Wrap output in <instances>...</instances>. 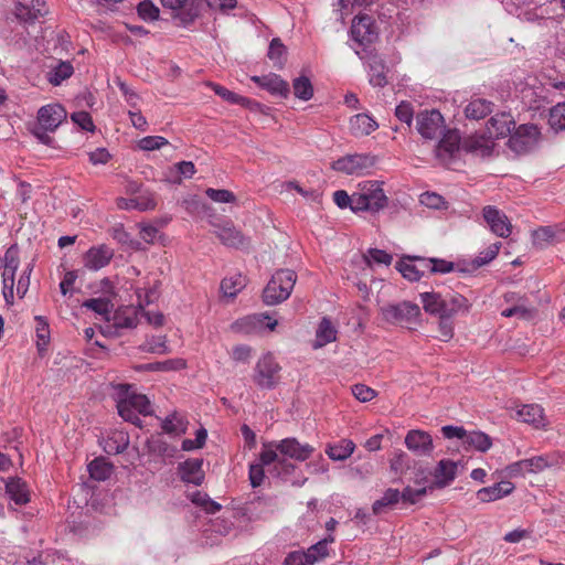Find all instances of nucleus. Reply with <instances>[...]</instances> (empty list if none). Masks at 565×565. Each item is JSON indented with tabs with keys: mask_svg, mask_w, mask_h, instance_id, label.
I'll return each mask as SVG.
<instances>
[{
	"mask_svg": "<svg viewBox=\"0 0 565 565\" xmlns=\"http://www.w3.org/2000/svg\"><path fill=\"white\" fill-rule=\"evenodd\" d=\"M416 129L424 139H436L446 131L445 119L437 109L419 111L416 116Z\"/></svg>",
	"mask_w": 565,
	"mask_h": 565,
	"instance_id": "423d86ee",
	"label": "nucleus"
},
{
	"mask_svg": "<svg viewBox=\"0 0 565 565\" xmlns=\"http://www.w3.org/2000/svg\"><path fill=\"white\" fill-rule=\"evenodd\" d=\"M203 459L190 458L178 465L180 479L185 483L201 486L204 481Z\"/></svg>",
	"mask_w": 565,
	"mask_h": 565,
	"instance_id": "6ab92c4d",
	"label": "nucleus"
},
{
	"mask_svg": "<svg viewBox=\"0 0 565 565\" xmlns=\"http://www.w3.org/2000/svg\"><path fill=\"white\" fill-rule=\"evenodd\" d=\"M169 141L161 136H147L139 140L138 146L141 150L152 151L160 149L161 147L168 145Z\"/></svg>",
	"mask_w": 565,
	"mask_h": 565,
	"instance_id": "bf43d9fd",
	"label": "nucleus"
},
{
	"mask_svg": "<svg viewBox=\"0 0 565 565\" xmlns=\"http://www.w3.org/2000/svg\"><path fill=\"white\" fill-rule=\"evenodd\" d=\"M423 308L426 312L438 317H454L459 312H468L469 300L456 291H426L420 294Z\"/></svg>",
	"mask_w": 565,
	"mask_h": 565,
	"instance_id": "f257e3e1",
	"label": "nucleus"
},
{
	"mask_svg": "<svg viewBox=\"0 0 565 565\" xmlns=\"http://www.w3.org/2000/svg\"><path fill=\"white\" fill-rule=\"evenodd\" d=\"M278 450H276V447L268 445H264V449L259 454V465L269 466L270 463L276 462L277 466H279L282 470H289L294 469V466L291 463H288L285 459H280L278 457Z\"/></svg>",
	"mask_w": 565,
	"mask_h": 565,
	"instance_id": "f704fd0d",
	"label": "nucleus"
},
{
	"mask_svg": "<svg viewBox=\"0 0 565 565\" xmlns=\"http://www.w3.org/2000/svg\"><path fill=\"white\" fill-rule=\"evenodd\" d=\"M419 202L429 209L439 210L446 207L445 199L435 192L423 193L419 198Z\"/></svg>",
	"mask_w": 565,
	"mask_h": 565,
	"instance_id": "680f3d73",
	"label": "nucleus"
},
{
	"mask_svg": "<svg viewBox=\"0 0 565 565\" xmlns=\"http://www.w3.org/2000/svg\"><path fill=\"white\" fill-rule=\"evenodd\" d=\"M533 243L540 248L555 244L557 243L556 232L551 226H542L533 232Z\"/></svg>",
	"mask_w": 565,
	"mask_h": 565,
	"instance_id": "3c124183",
	"label": "nucleus"
},
{
	"mask_svg": "<svg viewBox=\"0 0 565 565\" xmlns=\"http://www.w3.org/2000/svg\"><path fill=\"white\" fill-rule=\"evenodd\" d=\"M19 248L17 245H12L4 253V269L2 273L3 284H14V276L19 267Z\"/></svg>",
	"mask_w": 565,
	"mask_h": 565,
	"instance_id": "c85d7f7f",
	"label": "nucleus"
},
{
	"mask_svg": "<svg viewBox=\"0 0 565 565\" xmlns=\"http://www.w3.org/2000/svg\"><path fill=\"white\" fill-rule=\"evenodd\" d=\"M367 264L371 262H374L376 264H384L386 266L391 265L393 257L391 254L386 253L385 250L377 249V248H370L367 250V254L364 256Z\"/></svg>",
	"mask_w": 565,
	"mask_h": 565,
	"instance_id": "69168bd1",
	"label": "nucleus"
},
{
	"mask_svg": "<svg viewBox=\"0 0 565 565\" xmlns=\"http://www.w3.org/2000/svg\"><path fill=\"white\" fill-rule=\"evenodd\" d=\"M296 281V271L287 268L276 270L263 290V301L267 306L284 302L290 297Z\"/></svg>",
	"mask_w": 565,
	"mask_h": 565,
	"instance_id": "f03ea898",
	"label": "nucleus"
},
{
	"mask_svg": "<svg viewBox=\"0 0 565 565\" xmlns=\"http://www.w3.org/2000/svg\"><path fill=\"white\" fill-rule=\"evenodd\" d=\"M548 125L555 131H565V102L550 109Z\"/></svg>",
	"mask_w": 565,
	"mask_h": 565,
	"instance_id": "de8ad7c7",
	"label": "nucleus"
},
{
	"mask_svg": "<svg viewBox=\"0 0 565 565\" xmlns=\"http://www.w3.org/2000/svg\"><path fill=\"white\" fill-rule=\"evenodd\" d=\"M515 128V121L511 114L499 113L492 116L487 122V135L494 140L511 136Z\"/></svg>",
	"mask_w": 565,
	"mask_h": 565,
	"instance_id": "dca6fc26",
	"label": "nucleus"
},
{
	"mask_svg": "<svg viewBox=\"0 0 565 565\" xmlns=\"http://www.w3.org/2000/svg\"><path fill=\"white\" fill-rule=\"evenodd\" d=\"M36 337L38 349L40 352L44 351L50 341V329L47 322L42 317H36Z\"/></svg>",
	"mask_w": 565,
	"mask_h": 565,
	"instance_id": "4d7b16f0",
	"label": "nucleus"
},
{
	"mask_svg": "<svg viewBox=\"0 0 565 565\" xmlns=\"http://www.w3.org/2000/svg\"><path fill=\"white\" fill-rule=\"evenodd\" d=\"M395 116L397 119L407 125L409 128L413 122L414 109L411 103L402 102L395 108Z\"/></svg>",
	"mask_w": 565,
	"mask_h": 565,
	"instance_id": "e2e57ef3",
	"label": "nucleus"
},
{
	"mask_svg": "<svg viewBox=\"0 0 565 565\" xmlns=\"http://www.w3.org/2000/svg\"><path fill=\"white\" fill-rule=\"evenodd\" d=\"M287 49L280 41V39L275 38L270 41L268 49V57L274 62V65L278 68H282L285 63Z\"/></svg>",
	"mask_w": 565,
	"mask_h": 565,
	"instance_id": "8fccbe9b",
	"label": "nucleus"
},
{
	"mask_svg": "<svg viewBox=\"0 0 565 565\" xmlns=\"http://www.w3.org/2000/svg\"><path fill=\"white\" fill-rule=\"evenodd\" d=\"M146 448L149 455L160 457L162 460L173 458L177 454V448L169 445L161 435H152L146 441Z\"/></svg>",
	"mask_w": 565,
	"mask_h": 565,
	"instance_id": "cd10ccee",
	"label": "nucleus"
},
{
	"mask_svg": "<svg viewBox=\"0 0 565 565\" xmlns=\"http://www.w3.org/2000/svg\"><path fill=\"white\" fill-rule=\"evenodd\" d=\"M282 456L298 461H305L311 457L315 448L309 444H300L298 439L290 437L280 441L270 443Z\"/></svg>",
	"mask_w": 565,
	"mask_h": 565,
	"instance_id": "ddd939ff",
	"label": "nucleus"
},
{
	"mask_svg": "<svg viewBox=\"0 0 565 565\" xmlns=\"http://www.w3.org/2000/svg\"><path fill=\"white\" fill-rule=\"evenodd\" d=\"M405 445L408 450L417 456H430L434 450L431 436L424 430H409L405 437Z\"/></svg>",
	"mask_w": 565,
	"mask_h": 565,
	"instance_id": "a211bd4d",
	"label": "nucleus"
},
{
	"mask_svg": "<svg viewBox=\"0 0 565 565\" xmlns=\"http://www.w3.org/2000/svg\"><path fill=\"white\" fill-rule=\"evenodd\" d=\"M71 119L73 120L74 124L79 126L83 130H86V131L95 130V125L93 122L92 116L87 111L82 110V111L73 113L71 116Z\"/></svg>",
	"mask_w": 565,
	"mask_h": 565,
	"instance_id": "338daca9",
	"label": "nucleus"
},
{
	"mask_svg": "<svg viewBox=\"0 0 565 565\" xmlns=\"http://www.w3.org/2000/svg\"><path fill=\"white\" fill-rule=\"evenodd\" d=\"M138 324V318L135 310L129 309L122 313L117 312L114 316V327L116 329H132Z\"/></svg>",
	"mask_w": 565,
	"mask_h": 565,
	"instance_id": "603ef678",
	"label": "nucleus"
},
{
	"mask_svg": "<svg viewBox=\"0 0 565 565\" xmlns=\"http://www.w3.org/2000/svg\"><path fill=\"white\" fill-rule=\"evenodd\" d=\"M215 234L220 241L228 247L247 249L250 245L249 237L245 236L231 223H225L222 226H217Z\"/></svg>",
	"mask_w": 565,
	"mask_h": 565,
	"instance_id": "f3484780",
	"label": "nucleus"
},
{
	"mask_svg": "<svg viewBox=\"0 0 565 565\" xmlns=\"http://www.w3.org/2000/svg\"><path fill=\"white\" fill-rule=\"evenodd\" d=\"M351 391L354 397L363 403L370 402L376 396V392L364 384H355Z\"/></svg>",
	"mask_w": 565,
	"mask_h": 565,
	"instance_id": "774afa93",
	"label": "nucleus"
},
{
	"mask_svg": "<svg viewBox=\"0 0 565 565\" xmlns=\"http://www.w3.org/2000/svg\"><path fill=\"white\" fill-rule=\"evenodd\" d=\"M66 110L60 104L42 106L38 111V124L43 130L53 132L65 119Z\"/></svg>",
	"mask_w": 565,
	"mask_h": 565,
	"instance_id": "2eb2a0df",
	"label": "nucleus"
},
{
	"mask_svg": "<svg viewBox=\"0 0 565 565\" xmlns=\"http://www.w3.org/2000/svg\"><path fill=\"white\" fill-rule=\"evenodd\" d=\"M493 104L487 99L478 98L471 100L465 108V114L469 119H482L492 113Z\"/></svg>",
	"mask_w": 565,
	"mask_h": 565,
	"instance_id": "2f4dec72",
	"label": "nucleus"
},
{
	"mask_svg": "<svg viewBox=\"0 0 565 565\" xmlns=\"http://www.w3.org/2000/svg\"><path fill=\"white\" fill-rule=\"evenodd\" d=\"M113 237L120 244L126 245L132 249H140L141 244L139 241L134 239L130 234L124 228L121 224L113 228Z\"/></svg>",
	"mask_w": 565,
	"mask_h": 565,
	"instance_id": "5fc2aeb1",
	"label": "nucleus"
},
{
	"mask_svg": "<svg viewBox=\"0 0 565 565\" xmlns=\"http://www.w3.org/2000/svg\"><path fill=\"white\" fill-rule=\"evenodd\" d=\"M302 555H305L307 564L309 565H315L316 563L322 561L329 555L327 541H319L318 543L311 545L306 552H302Z\"/></svg>",
	"mask_w": 565,
	"mask_h": 565,
	"instance_id": "09e8293b",
	"label": "nucleus"
},
{
	"mask_svg": "<svg viewBox=\"0 0 565 565\" xmlns=\"http://www.w3.org/2000/svg\"><path fill=\"white\" fill-rule=\"evenodd\" d=\"M383 319L390 323L415 324L419 321L420 309L416 303L403 301L396 305H387L382 309Z\"/></svg>",
	"mask_w": 565,
	"mask_h": 565,
	"instance_id": "39448f33",
	"label": "nucleus"
},
{
	"mask_svg": "<svg viewBox=\"0 0 565 565\" xmlns=\"http://www.w3.org/2000/svg\"><path fill=\"white\" fill-rule=\"evenodd\" d=\"M414 257H407L397 263L396 269L409 281H418L424 275L425 269L417 266Z\"/></svg>",
	"mask_w": 565,
	"mask_h": 565,
	"instance_id": "72a5a7b5",
	"label": "nucleus"
},
{
	"mask_svg": "<svg viewBox=\"0 0 565 565\" xmlns=\"http://www.w3.org/2000/svg\"><path fill=\"white\" fill-rule=\"evenodd\" d=\"M6 482V492L17 504L29 502V493L25 482L20 478H9Z\"/></svg>",
	"mask_w": 565,
	"mask_h": 565,
	"instance_id": "c756f323",
	"label": "nucleus"
},
{
	"mask_svg": "<svg viewBox=\"0 0 565 565\" xmlns=\"http://www.w3.org/2000/svg\"><path fill=\"white\" fill-rule=\"evenodd\" d=\"M482 216L490 231L500 237H508L512 232V224L508 216L493 205H487L482 209Z\"/></svg>",
	"mask_w": 565,
	"mask_h": 565,
	"instance_id": "4468645a",
	"label": "nucleus"
},
{
	"mask_svg": "<svg viewBox=\"0 0 565 565\" xmlns=\"http://www.w3.org/2000/svg\"><path fill=\"white\" fill-rule=\"evenodd\" d=\"M379 181H366L361 185L360 192H354L353 212L370 211L373 213L383 210L388 204V199Z\"/></svg>",
	"mask_w": 565,
	"mask_h": 565,
	"instance_id": "7ed1b4c3",
	"label": "nucleus"
},
{
	"mask_svg": "<svg viewBox=\"0 0 565 565\" xmlns=\"http://www.w3.org/2000/svg\"><path fill=\"white\" fill-rule=\"evenodd\" d=\"M163 8L177 11L173 15L183 26H188L200 15L201 0H160Z\"/></svg>",
	"mask_w": 565,
	"mask_h": 565,
	"instance_id": "9d476101",
	"label": "nucleus"
},
{
	"mask_svg": "<svg viewBox=\"0 0 565 565\" xmlns=\"http://www.w3.org/2000/svg\"><path fill=\"white\" fill-rule=\"evenodd\" d=\"M188 422L177 412L170 414L162 422V429L167 434L181 435L186 430Z\"/></svg>",
	"mask_w": 565,
	"mask_h": 565,
	"instance_id": "58836bf2",
	"label": "nucleus"
},
{
	"mask_svg": "<svg viewBox=\"0 0 565 565\" xmlns=\"http://www.w3.org/2000/svg\"><path fill=\"white\" fill-rule=\"evenodd\" d=\"M535 309L529 307L527 299H523L522 303H516L510 308L504 309L501 315L505 318L518 317L523 320H530L533 318Z\"/></svg>",
	"mask_w": 565,
	"mask_h": 565,
	"instance_id": "a18cd8bd",
	"label": "nucleus"
},
{
	"mask_svg": "<svg viewBox=\"0 0 565 565\" xmlns=\"http://www.w3.org/2000/svg\"><path fill=\"white\" fill-rule=\"evenodd\" d=\"M401 500V492L397 489H387L384 492V495L376 500L373 505L372 510L374 514H381L384 512L385 508L392 507L396 504Z\"/></svg>",
	"mask_w": 565,
	"mask_h": 565,
	"instance_id": "79ce46f5",
	"label": "nucleus"
},
{
	"mask_svg": "<svg viewBox=\"0 0 565 565\" xmlns=\"http://www.w3.org/2000/svg\"><path fill=\"white\" fill-rule=\"evenodd\" d=\"M250 79L271 95L279 96L281 98H287L289 96V84L275 73H269L263 76L255 75L252 76Z\"/></svg>",
	"mask_w": 565,
	"mask_h": 565,
	"instance_id": "aec40b11",
	"label": "nucleus"
},
{
	"mask_svg": "<svg viewBox=\"0 0 565 565\" xmlns=\"http://www.w3.org/2000/svg\"><path fill=\"white\" fill-rule=\"evenodd\" d=\"M46 13V3L42 0H33L31 6L19 2L14 8V14L17 19L25 23H34Z\"/></svg>",
	"mask_w": 565,
	"mask_h": 565,
	"instance_id": "4be33fe9",
	"label": "nucleus"
},
{
	"mask_svg": "<svg viewBox=\"0 0 565 565\" xmlns=\"http://www.w3.org/2000/svg\"><path fill=\"white\" fill-rule=\"evenodd\" d=\"M514 484L510 481H501L491 487H486L477 492V497L481 502H492L499 500L513 492Z\"/></svg>",
	"mask_w": 565,
	"mask_h": 565,
	"instance_id": "a878e982",
	"label": "nucleus"
},
{
	"mask_svg": "<svg viewBox=\"0 0 565 565\" xmlns=\"http://www.w3.org/2000/svg\"><path fill=\"white\" fill-rule=\"evenodd\" d=\"M379 128L375 119L365 113L354 115L350 118V131L355 137L367 136Z\"/></svg>",
	"mask_w": 565,
	"mask_h": 565,
	"instance_id": "bb28decb",
	"label": "nucleus"
},
{
	"mask_svg": "<svg viewBox=\"0 0 565 565\" xmlns=\"http://www.w3.org/2000/svg\"><path fill=\"white\" fill-rule=\"evenodd\" d=\"M515 416L519 420L533 425L536 428L544 427L546 425L544 411L537 404L523 405L516 411Z\"/></svg>",
	"mask_w": 565,
	"mask_h": 565,
	"instance_id": "393cba45",
	"label": "nucleus"
},
{
	"mask_svg": "<svg viewBox=\"0 0 565 565\" xmlns=\"http://www.w3.org/2000/svg\"><path fill=\"white\" fill-rule=\"evenodd\" d=\"M157 205L154 196L152 193L146 192L141 193L136 198L131 199V207L139 211H148L153 210Z\"/></svg>",
	"mask_w": 565,
	"mask_h": 565,
	"instance_id": "13d9d810",
	"label": "nucleus"
},
{
	"mask_svg": "<svg viewBox=\"0 0 565 565\" xmlns=\"http://www.w3.org/2000/svg\"><path fill=\"white\" fill-rule=\"evenodd\" d=\"M138 14L143 20L153 21L159 18V9L150 0H143L138 4Z\"/></svg>",
	"mask_w": 565,
	"mask_h": 565,
	"instance_id": "0e129e2a",
	"label": "nucleus"
},
{
	"mask_svg": "<svg viewBox=\"0 0 565 565\" xmlns=\"http://www.w3.org/2000/svg\"><path fill=\"white\" fill-rule=\"evenodd\" d=\"M205 194L214 202L218 203H233L236 198L233 192L225 189H212L209 188L205 191Z\"/></svg>",
	"mask_w": 565,
	"mask_h": 565,
	"instance_id": "052dcab7",
	"label": "nucleus"
},
{
	"mask_svg": "<svg viewBox=\"0 0 565 565\" xmlns=\"http://www.w3.org/2000/svg\"><path fill=\"white\" fill-rule=\"evenodd\" d=\"M87 468L89 476L97 481L107 480L113 472L111 463L107 462L104 458L94 459Z\"/></svg>",
	"mask_w": 565,
	"mask_h": 565,
	"instance_id": "e433bc0d",
	"label": "nucleus"
},
{
	"mask_svg": "<svg viewBox=\"0 0 565 565\" xmlns=\"http://www.w3.org/2000/svg\"><path fill=\"white\" fill-rule=\"evenodd\" d=\"M493 140L484 134H475L463 138L461 148L466 152L479 154L481 157H488L491 154L493 149Z\"/></svg>",
	"mask_w": 565,
	"mask_h": 565,
	"instance_id": "412c9836",
	"label": "nucleus"
},
{
	"mask_svg": "<svg viewBox=\"0 0 565 565\" xmlns=\"http://www.w3.org/2000/svg\"><path fill=\"white\" fill-rule=\"evenodd\" d=\"M335 328L332 326L331 321L328 318H322L316 331V342L313 348H322L326 344L335 341Z\"/></svg>",
	"mask_w": 565,
	"mask_h": 565,
	"instance_id": "473e14b6",
	"label": "nucleus"
},
{
	"mask_svg": "<svg viewBox=\"0 0 565 565\" xmlns=\"http://www.w3.org/2000/svg\"><path fill=\"white\" fill-rule=\"evenodd\" d=\"M457 462L451 460L443 459L438 462L434 471L435 482L433 488H445L447 487L457 476Z\"/></svg>",
	"mask_w": 565,
	"mask_h": 565,
	"instance_id": "b1692460",
	"label": "nucleus"
},
{
	"mask_svg": "<svg viewBox=\"0 0 565 565\" xmlns=\"http://www.w3.org/2000/svg\"><path fill=\"white\" fill-rule=\"evenodd\" d=\"M361 60H365L370 71V84L374 87H384L387 84L386 66L384 61L372 50L363 49V54L355 51Z\"/></svg>",
	"mask_w": 565,
	"mask_h": 565,
	"instance_id": "9b49d317",
	"label": "nucleus"
},
{
	"mask_svg": "<svg viewBox=\"0 0 565 565\" xmlns=\"http://www.w3.org/2000/svg\"><path fill=\"white\" fill-rule=\"evenodd\" d=\"M443 137L436 146V157L445 164H448L461 148V137L457 129H448L441 134Z\"/></svg>",
	"mask_w": 565,
	"mask_h": 565,
	"instance_id": "f8f14e48",
	"label": "nucleus"
},
{
	"mask_svg": "<svg viewBox=\"0 0 565 565\" xmlns=\"http://www.w3.org/2000/svg\"><path fill=\"white\" fill-rule=\"evenodd\" d=\"M350 34L353 41L366 49L377 39L375 22L367 14L358 15L352 20Z\"/></svg>",
	"mask_w": 565,
	"mask_h": 565,
	"instance_id": "1a4fd4ad",
	"label": "nucleus"
},
{
	"mask_svg": "<svg viewBox=\"0 0 565 565\" xmlns=\"http://www.w3.org/2000/svg\"><path fill=\"white\" fill-rule=\"evenodd\" d=\"M463 444L468 445L470 447H473L475 449H477L479 451L484 452L491 447L492 441H491V438L484 433L471 431V433H466Z\"/></svg>",
	"mask_w": 565,
	"mask_h": 565,
	"instance_id": "c03bdc74",
	"label": "nucleus"
},
{
	"mask_svg": "<svg viewBox=\"0 0 565 565\" xmlns=\"http://www.w3.org/2000/svg\"><path fill=\"white\" fill-rule=\"evenodd\" d=\"M521 466H525L526 472L536 473L543 471L547 467H551L552 462L546 456H536L521 460Z\"/></svg>",
	"mask_w": 565,
	"mask_h": 565,
	"instance_id": "6e6d98bb",
	"label": "nucleus"
},
{
	"mask_svg": "<svg viewBox=\"0 0 565 565\" xmlns=\"http://www.w3.org/2000/svg\"><path fill=\"white\" fill-rule=\"evenodd\" d=\"M280 366L271 354H265L255 366L254 382L265 390L274 388L279 381Z\"/></svg>",
	"mask_w": 565,
	"mask_h": 565,
	"instance_id": "0eeeda50",
	"label": "nucleus"
},
{
	"mask_svg": "<svg viewBox=\"0 0 565 565\" xmlns=\"http://www.w3.org/2000/svg\"><path fill=\"white\" fill-rule=\"evenodd\" d=\"M114 252L106 245L89 248L84 256L85 267L90 270H98L109 264Z\"/></svg>",
	"mask_w": 565,
	"mask_h": 565,
	"instance_id": "5701e85b",
	"label": "nucleus"
},
{
	"mask_svg": "<svg viewBox=\"0 0 565 565\" xmlns=\"http://www.w3.org/2000/svg\"><path fill=\"white\" fill-rule=\"evenodd\" d=\"M212 89L214 90V93L220 96L221 98H223L224 100L231 103V104H234V105H242L244 107H250V105L253 104V102L244 96H241L230 89H227L226 87L224 86H221L218 84H214V83H210L209 84Z\"/></svg>",
	"mask_w": 565,
	"mask_h": 565,
	"instance_id": "4c0bfd02",
	"label": "nucleus"
},
{
	"mask_svg": "<svg viewBox=\"0 0 565 565\" xmlns=\"http://www.w3.org/2000/svg\"><path fill=\"white\" fill-rule=\"evenodd\" d=\"M245 287V277L237 274L230 278H224L221 282V290L224 296L234 298Z\"/></svg>",
	"mask_w": 565,
	"mask_h": 565,
	"instance_id": "49530a36",
	"label": "nucleus"
},
{
	"mask_svg": "<svg viewBox=\"0 0 565 565\" xmlns=\"http://www.w3.org/2000/svg\"><path fill=\"white\" fill-rule=\"evenodd\" d=\"M541 131L535 124H523L514 128L508 146L516 154H523L532 150L539 142Z\"/></svg>",
	"mask_w": 565,
	"mask_h": 565,
	"instance_id": "20e7f679",
	"label": "nucleus"
},
{
	"mask_svg": "<svg viewBox=\"0 0 565 565\" xmlns=\"http://www.w3.org/2000/svg\"><path fill=\"white\" fill-rule=\"evenodd\" d=\"M294 94L301 100H309L313 96V86L306 75H301L292 81Z\"/></svg>",
	"mask_w": 565,
	"mask_h": 565,
	"instance_id": "ea45409f",
	"label": "nucleus"
},
{
	"mask_svg": "<svg viewBox=\"0 0 565 565\" xmlns=\"http://www.w3.org/2000/svg\"><path fill=\"white\" fill-rule=\"evenodd\" d=\"M501 248V243L497 242L492 245H490L486 250L481 252L479 256H477L471 262L472 270H476L480 268L481 266L490 263L492 259H494Z\"/></svg>",
	"mask_w": 565,
	"mask_h": 565,
	"instance_id": "864d4df0",
	"label": "nucleus"
},
{
	"mask_svg": "<svg viewBox=\"0 0 565 565\" xmlns=\"http://www.w3.org/2000/svg\"><path fill=\"white\" fill-rule=\"evenodd\" d=\"M374 156L367 153L347 154L332 163V169L345 174H363L374 167Z\"/></svg>",
	"mask_w": 565,
	"mask_h": 565,
	"instance_id": "6e6552de",
	"label": "nucleus"
},
{
	"mask_svg": "<svg viewBox=\"0 0 565 565\" xmlns=\"http://www.w3.org/2000/svg\"><path fill=\"white\" fill-rule=\"evenodd\" d=\"M118 404H127L128 408L137 411L138 414H151L150 402L147 396L142 394H131L127 398L119 401Z\"/></svg>",
	"mask_w": 565,
	"mask_h": 565,
	"instance_id": "a19ab883",
	"label": "nucleus"
},
{
	"mask_svg": "<svg viewBox=\"0 0 565 565\" xmlns=\"http://www.w3.org/2000/svg\"><path fill=\"white\" fill-rule=\"evenodd\" d=\"M74 73L71 62L61 61L47 73V81L54 86H58L63 81L70 78Z\"/></svg>",
	"mask_w": 565,
	"mask_h": 565,
	"instance_id": "c9c22d12",
	"label": "nucleus"
},
{
	"mask_svg": "<svg viewBox=\"0 0 565 565\" xmlns=\"http://www.w3.org/2000/svg\"><path fill=\"white\" fill-rule=\"evenodd\" d=\"M84 308H87L100 316L106 317L108 320V315L111 312L114 305L109 298L100 297V298H90L83 302Z\"/></svg>",
	"mask_w": 565,
	"mask_h": 565,
	"instance_id": "37998d69",
	"label": "nucleus"
},
{
	"mask_svg": "<svg viewBox=\"0 0 565 565\" xmlns=\"http://www.w3.org/2000/svg\"><path fill=\"white\" fill-rule=\"evenodd\" d=\"M355 445L352 440L342 439L335 444H329L326 454L334 461H343L348 459L354 451Z\"/></svg>",
	"mask_w": 565,
	"mask_h": 565,
	"instance_id": "7c9ffc66",
	"label": "nucleus"
}]
</instances>
